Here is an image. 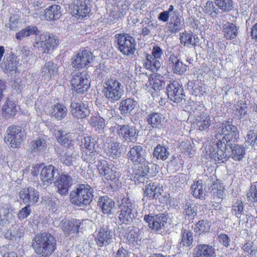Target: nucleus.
<instances>
[{
  "label": "nucleus",
  "instance_id": "f257e3e1",
  "mask_svg": "<svg viewBox=\"0 0 257 257\" xmlns=\"http://www.w3.org/2000/svg\"><path fill=\"white\" fill-rule=\"evenodd\" d=\"M32 246L38 255L48 257L56 249V240L49 233L38 234L33 238Z\"/></svg>",
  "mask_w": 257,
  "mask_h": 257
},
{
  "label": "nucleus",
  "instance_id": "f03ea898",
  "mask_svg": "<svg viewBox=\"0 0 257 257\" xmlns=\"http://www.w3.org/2000/svg\"><path fill=\"white\" fill-rule=\"evenodd\" d=\"M93 189L88 184H80L70 193L71 202L76 206L84 207L88 205L93 197Z\"/></svg>",
  "mask_w": 257,
  "mask_h": 257
},
{
  "label": "nucleus",
  "instance_id": "7ed1b4c3",
  "mask_svg": "<svg viewBox=\"0 0 257 257\" xmlns=\"http://www.w3.org/2000/svg\"><path fill=\"white\" fill-rule=\"evenodd\" d=\"M102 93L111 102L119 100L124 93L122 84L114 77L106 78L103 84Z\"/></svg>",
  "mask_w": 257,
  "mask_h": 257
},
{
  "label": "nucleus",
  "instance_id": "20e7f679",
  "mask_svg": "<svg viewBox=\"0 0 257 257\" xmlns=\"http://www.w3.org/2000/svg\"><path fill=\"white\" fill-rule=\"evenodd\" d=\"M83 149L82 158L89 164H93L98 152L99 146L95 138L90 136L84 137L81 140Z\"/></svg>",
  "mask_w": 257,
  "mask_h": 257
},
{
  "label": "nucleus",
  "instance_id": "39448f33",
  "mask_svg": "<svg viewBox=\"0 0 257 257\" xmlns=\"http://www.w3.org/2000/svg\"><path fill=\"white\" fill-rule=\"evenodd\" d=\"M115 42L118 50L126 56H133L136 50L135 39L126 33L117 34L115 35Z\"/></svg>",
  "mask_w": 257,
  "mask_h": 257
},
{
  "label": "nucleus",
  "instance_id": "423d86ee",
  "mask_svg": "<svg viewBox=\"0 0 257 257\" xmlns=\"http://www.w3.org/2000/svg\"><path fill=\"white\" fill-rule=\"evenodd\" d=\"M227 145L229 146L230 144L219 140H214L210 144L208 149L210 157L218 163L226 161L230 156L229 152L227 151Z\"/></svg>",
  "mask_w": 257,
  "mask_h": 257
},
{
  "label": "nucleus",
  "instance_id": "0eeeda50",
  "mask_svg": "<svg viewBox=\"0 0 257 257\" xmlns=\"http://www.w3.org/2000/svg\"><path fill=\"white\" fill-rule=\"evenodd\" d=\"M135 205L130 199L123 197L119 205L118 218L121 223L130 224L134 218L133 210Z\"/></svg>",
  "mask_w": 257,
  "mask_h": 257
},
{
  "label": "nucleus",
  "instance_id": "6e6552de",
  "mask_svg": "<svg viewBox=\"0 0 257 257\" xmlns=\"http://www.w3.org/2000/svg\"><path fill=\"white\" fill-rule=\"evenodd\" d=\"M24 137V132L18 126H9L6 132L5 141L12 148H18L20 146Z\"/></svg>",
  "mask_w": 257,
  "mask_h": 257
},
{
  "label": "nucleus",
  "instance_id": "1a4fd4ad",
  "mask_svg": "<svg viewBox=\"0 0 257 257\" xmlns=\"http://www.w3.org/2000/svg\"><path fill=\"white\" fill-rule=\"evenodd\" d=\"M168 98L174 102L179 103L185 101L186 96L182 86L178 82L174 81L168 84L166 87Z\"/></svg>",
  "mask_w": 257,
  "mask_h": 257
},
{
  "label": "nucleus",
  "instance_id": "9d476101",
  "mask_svg": "<svg viewBox=\"0 0 257 257\" xmlns=\"http://www.w3.org/2000/svg\"><path fill=\"white\" fill-rule=\"evenodd\" d=\"M94 56L88 50H83L74 55L71 58L73 67L81 69L87 67L93 61Z\"/></svg>",
  "mask_w": 257,
  "mask_h": 257
},
{
  "label": "nucleus",
  "instance_id": "9b49d317",
  "mask_svg": "<svg viewBox=\"0 0 257 257\" xmlns=\"http://www.w3.org/2000/svg\"><path fill=\"white\" fill-rule=\"evenodd\" d=\"M167 217L163 213L155 215H146L144 216V220L148 223L152 230L162 232L164 231L165 225L167 224Z\"/></svg>",
  "mask_w": 257,
  "mask_h": 257
},
{
  "label": "nucleus",
  "instance_id": "f8f14e48",
  "mask_svg": "<svg viewBox=\"0 0 257 257\" xmlns=\"http://www.w3.org/2000/svg\"><path fill=\"white\" fill-rule=\"evenodd\" d=\"M59 44L58 39L54 36L49 33L41 35L40 41L37 42L38 47L44 53H49L51 51L56 48Z\"/></svg>",
  "mask_w": 257,
  "mask_h": 257
},
{
  "label": "nucleus",
  "instance_id": "ddd939ff",
  "mask_svg": "<svg viewBox=\"0 0 257 257\" xmlns=\"http://www.w3.org/2000/svg\"><path fill=\"white\" fill-rule=\"evenodd\" d=\"M89 5L86 0H74L71 8L73 15L79 19L89 16L91 12Z\"/></svg>",
  "mask_w": 257,
  "mask_h": 257
},
{
  "label": "nucleus",
  "instance_id": "4468645a",
  "mask_svg": "<svg viewBox=\"0 0 257 257\" xmlns=\"http://www.w3.org/2000/svg\"><path fill=\"white\" fill-rule=\"evenodd\" d=\"M71 84L77 93H84L89 87V80L83 72H78L72 76Z\"/></svg>",
  "mask_w": 257,
  "mask_h": 257
},
{
  "label": "nucleus",
  "instance_id": "2eb2a0df",
  "mask_svg": "<svg viewBox=\"0 0 257 257\" xmlns=\"http://www.w3.org/2000/svg\"><path fill=\"white\" fill-rule=\"evenodd\" d=\"M117 133L118 136L128 142H135L137 140V130L135 126L130 124L117 125Z\"/></svg>",
  "mask_w": 257,
  "mask_h": 257
},
{
  "label": "nucleus",
  "instance_id": "dca6fc26",
  "mask_svg": "<svg viewBox=\"0 0 257 257\" xmlns=\"http://www.w3.org/2000/svg\"><path fill=\"white\" fill-rule=\"evenodd\" d=\"M127 157L134 164H143L144 163H148L146 161V151L141 146H134L131 148L127 153Z\"/></svg>",
  "mask_w": 257,
  "mask_h": 257
},
{
  "label": "nucleus",
  "instance_id": "f3484780",
  "mask_svg": "<svg viewBox=\"0 0 257 257\" xmlns=\"http://www.w3.org/2000/svg\"><path fill=\"white\" fill-rule=\"evenodd\" d=\"M19 197L25 204L33 205L38 202L39 192L33 187H26L20 191Z\"/></svg>",
  "mask_w": 257,
  "mask_h": 257
},
{
  "label": "nucleus",
  "instance_id": "a211bd4d",
  "mask_svg": "<svg viewBox=\"0 0 257 257\" xmlns=\"http://www.w3.org/2000/svg\"><path fill=\"white\" fill-rule=\"evenodd\" d=\"M221 132L224 135L221 141H225L226 144H229L231 141L235 139L239 134L237 127L229 121H226L222 123Z\"/></svg>",
  "mask_w": 257,
  "mask_h": 257
},
{
  "label": "nucleus",
  "instance_id": "6ab92c4d",
  "mask_svg": "<svg viewBox=\"0 0 257 257\" xmlns=\"http://www.w3.org/2000/svg\"><path fill=\"white\" fill-rule=\"evenodd\" d=\"M59 176L58 170L55 169L53 165H49L44 167L40 173V177L42 183L44 187L48 186L52 184L54 178Z\"/></svg>",
  "mask_w": 257,
  "mask_h": 257
},
{
  "label": "nucleus",
  "instance_id": "aec40b11",
  "mask_svg": "<svg viewBox=\"0 0 257 257\" xmlns=\"http://www.w3.org/2000/svg\"><path fill=\"white\" fill-rule=\"evenodd\" d=\"M149 163L138 165L137 168L133 170L132 176L136 184L147 183L149 180Z\"/></svg>",
  "mask_w": 257,
  "mask_h": 257
},
{
  "label": "nucleus",
  "instance_id": "412c9836",
  "mask_svg": "<svg viewBox=\"0 0 257 257\" xmlns=\"http://www.w3.org/2000/svg\"><path fill=\"white\" fill-rule=\"evenodd\" d=\"M168 64L172 72L179 75H182L188 69V66L175 55H170L168 60Z\"/></svg>",
  "mask_w": 257,
  "mask_h": 257
},
{
  "label": "nucleus",
  "instance_id": "4be33fe9",
  "mask_svg": "<svg viewBox=\"0 0 257 257\" xmlns=\"http://www.w3.org/2000/svg\"><path fill=\"white\" fill-rule=\"evenodd\" d=\"M112 232L108 226H103L98 231L95 237V242L98 246L101 247L109 244L112 239Z\"/></svg>",
  "mask_w": 257,
  "mask_h": 257
},
{
  "label": "nucleus",
  "instance_id": "5701e85b",
  "mask_svg": "<svg viewBox=\"0 0 257 257\" xmlns=\"http://www.w3.org/2000/svg\"><path fill=\"white\" fill-rule=\"evenodd\" d=\"M71 112L78 118H84L90 114V110L87 105L83 102H72L71 104Z\"/></svg>",
  "mask_w": 257,
  "mask_h": 257
},
{
  "label": "nucleus",
  "instance_id": "b1692460",
  "mask_svg": "<svg viewBox=\"0 0 257 257\" xmlns=\"http://www.w3.org/2000/svg\"><path fill=\"white\" fill-rule=\"evenodd\" d=\"M56 138L59 143L67 148V150L74 149L75 142L73 134L69 133L63 130H59L56 134Z\"/></svg>",
  "mask_w": 257,
  "mask_h": 257
},
{
  "label": "nucleus",
  "instance_id": "393cba45",
  "mask_svg": "<svg viewBox=\"0 0 257 257\" xmlns=\"http://www.w3.org/2000/svg\"><path fill=\"white\" fill-rule=\"evenodd\" d=\"M163 192V187L157 182H150L145 186L144 197L150 199L157 198Z\"/></svg>",
  "mask_w": 257,
  "mask_h": 257
},
{
  "label": "nucleus",
  "instance_id": "a878e982",
  "mask_svg": "<svg viewBox=\"0 0 257 257\" xmlns=\"http://www.w3.org/2000/svg\"><path fill=\"white\" fill-rule=\"evenodd\" d=\"M195 116L194 124L196 128L200 131H207L211 124V120L209 115L204 112L196 113Z\"/></svg>",
  "mask_w": 257,
  "mask_h": 257
},
{
  "label": "nucleus",
  "instance_id": "bb28decb",
  "mask_svg": "<svg viewBox=\"0 0 257 257\" xmlns=\"http://www.w3.org/2000/svg\"><path fill=\"white\" fill-rule=\"evenodd\" d=\"M194 257H215V249L211 245L201 244L196 246L193 251Z\"/></svg>",
  "mask_w": 257,
  "mask_h": 257
},
{
  "label": "nucleus",
  "instance_id": "cd10ccee",
  "mask_svg": "<svg viewBox=\"0 0 257 257\" xmlns=\"http://www.w3.org/2000/svg\"><path fill=\"white\" fill-rule=\"evenodd\" d=\"M58 66L52 61L46 62L41 69L40 74L43 79L50 80L58 73Z\"/></svg>",
  "mask_w": 257,
  "mask_h": 257
},
{
  "label": "nucleus",
  "instance_id": "c85d7f7f",
  "mask_svg": "<svg viewBox=\"0 0 257 257\" xmlns=\"http://www.w3.org/2000/svg\"><path fill=\"white\" fill-rule=\"evenodd\" d=\"M80 225V220L74 219L71 220L64 219L60 223V227L64 233L67 235L71 232H78Z\"/></svg>",
  "mask_w": 257,
  "mask_h": 257
},
{
  "label": "nucleus",
  "instance_id": "c756f323",
  "mask_svg": "<svg viewBox=\"0 0 257 257\" xmlns=\"http://www.w3.org/2000/svg\"><path fill=\"white\" fill-rule=\"evenodd\" d=\"M71 177L66 174H62L60 179L55 183L58 192L61 195H65L68 193L69 188L71 185Z\"/></svg>",
  "mask_w": 257,
  "mask_h": 257
},
{
  "label": "nucleus",
  "instance_id": "7c9ffc66",
  "mask_svg": "<svg viewBox=\"0 0 257 257\" xmlns=\"http://www.w3.org/2000/svg\"><path fill=\"white\" fill-rule=\"evenodd\" d=\"M174 16L170 18V22L167 24V28L172 33H176L180 31L183 26L181 17L178 13L174 12Z\"/></svg>",
  "mask_w": 257,
  "mask_h": 257
},
{
  "label": "nucleus",
  "instance_id": "2f4dec72",
  "mask_svg": "<svg viewBox=\"0 0 257 257\" xmlns=\"http://www.w3.org/2000/svg\"><path fill=\"white\" fill-rule=\"evenodd\" d=\"M98 206L101 209L104 214L112 213L114 207V202L107 196H102L99 198L97 202Z\"/></svg>",
  "mask_w": 257,
  "mask_h": 257
},
{
  "label": "nucleus",
  "instance_id": "473e14b6",
  "mask_svg": "<svg viewBox=\"0 0 257 257\" xmlns=\"http://www.w3.org/2000/svg\"><path fill=\"white\" fill-rule=\"evenodd\" d=\"M10 207L7 204H3L0 206V225H4L12 222L14 217L11 212Z\"/></svg>",
  "mask_w": 257,
  "mask_h": 257
},
{
  "label": "nucleus",
  "instance_id": "72a5a7b5",
  "mask_svg": "<svg viewBox=\"0 0 257 257\" xmlns=\"http://www.w3.org/2000/svg\"><path fill=\"white\" fill-rule=\"evenodd\" d=\"M180 41L184 46H196L199 43V39L198 36L191 32H184L180 34Z\"/></svg>",
  "mask_w": 257,
  "mask_h": 257
},
{
  "label": "nucleus",
  "instance_id": "f704fd0d",
  "mask_svg": "<svg viewBox=\"0 0 257 257\" xmlns=\"http://www.w3.org/2000/svg\"><path fill=\"white\" fill-rule=\"evenodd\" d=\"M164 119L163 115L158 112L151 113L147 117L148 124L155 128H160L163 126Z\"/></svg>",
  "mask_w": 257,
  "mask_h": 257
},
{
  "label": "nucleus",
  "instance_id": "c9c22d12",
  "mask_svg": "<svg viewBox=\"0 0 257 257\" xmlns=\"http://www.w3.org/2000/svg\"><path fill=\"white\" fill-rule=\"evenodd\" d=\"M222 30L224 37L227 40L235 39L238 34V28L232 23L227 22L223 24Z\"/></svg>",
  "mask_w": 257,
  "mask_h": 257
},
{
  "label": "nucleus",
  "instance_id": "e433bc0d",
  "mask_svg": "<svg viewBox=\"0 0 257 257\" xmlns=\"http://www.w3.org/2000/svg\"><path fill=\"white\" fill-rule=\"evenodd\" d=\"M137 102L133 99L127 98L122 100L119 105V110L122 114L127 115L134 110Z\"/></svg>",
  "mask_w": 257,
  "mask_h": 257
},
{
  "label": "nucleus",
  "instance_id": "4c0bfd02",
  "mask_svg": "<svg viewBox=\"0 0 257 257\" xmlns=\"http://www.w3.org/2000/svg\"><path fill=\"white\" fill-rule=\"evenodd\" d=\"M99 173L107 180L114 181L117 178V173L112 169L111 165L102 164L98 168Z\"/></svg>",
  "mask_w": 257,
  "mask_h": 257
},
{
  "label": "nucleus",
  "instance_id": "58836bf2",
  "mask_svg": "<svg viewBox=\"0 0 257 257\" xmlns=\"http://www.w3.org/2000/svg\"><path fill=\"white\" fill-rule=\"evenodd\" d=\"M16 106L15 102L10 100L6 101L2 107V113L3 116L6 119L14 116L17 111Z\"/></svg>",
  "mask_w": 257,
  "mask_h": 257
},
{
  "label": "nucleus",
  "instance_id": "ea45409f",
  "mask_svg": "<svg viewBox=\"0 0 257 257\" xmlns=\"http://www.w3.org/2000/svg\"><path fill=\"white\" fill-rule=\"evenodd\" d=\"M162 78L163 77L159 75H155L151 79H150V85L151 87L148 90V91L153 96H155L157 94V92L161 90L164 83Z\"/></svg>",
  "mask_w": 257,
  "mask_h": 257
},
{
  "label": "nucleus",
  "instance_id": "a19ab883",
  "mask_svg": "<svg viewBox=\"0 0 257 257\" xmlns=\"http://www.w3.org/2000/svg\"><path fill=\"white\" fill-rule=\"evenodd\" d=\"M40 33L37 27L34 25H31L23 29L16 34V38L19 40H22L24 38L31 35H37Z\"/></svg>",
  "mask_w": 257,
  "mask_h": 257
},
{
  "label": "nucleus",
  "instance_id": "79ce46f5",
  "mask_svg": "<svg viewBox=\"0 0 257 257\" xmlns=\"http://www.w3.org/2000/svg\"><path fill=\"white\" fill-rule=\"evenodd\" d=\"M78 159L79 155L77 152L72 151V149H68L64 155L61 157V161L63 164L70 166L76 163L77 160Z\"/></svg>",
  "mask_w": 257,
  "mask_h": 257
},
{
  "label": "nucleus",
  "instance_id": "37998d69",
  "mask_svg": "<svg viewBox=\"0 0 257 257\" xmlns=\"http://www.w3.org/2000/svg\"><path fill=\"white\" fill-rule=\"evenodd\" d=\"M191 193L195 198L202 199L205 195V189L201 180L194 182L191 187Z\"/></svg>",
  "mask_w": 257,
  "mask_h": 257
},
{
  "label": "nucleus",
  "instance_id": "c03bdc74",
  "mask_svg": "<svg viewBox=\"0 0 257 257\" xmlns=\"http://www.w3.org/2000/svg\"><path fill=\"white\" fill-rule=\"evenodd\" d=\"M61 7L57 5H53L45 11V16L47 19L54 20L59 19L61 16Z\"/></svg>",
  "mask_w": 257,
  "mask_h": 257
},
{
  "label": "nucleus",
  "instance_id": "a18cd8bd",
  "mask_svg": "<svg viewBox=\"0 0 257 257\" xmlns=\"http://www.w3.org/2000/svg\"><path fill=\"white\" fill-rule=\"evenodd\" d=\"M202 85L201 81L198 80L189 81L187 83L188 89L191 90L192 94L196 96L202 95L205 92L203 90Z\"/></svg>",
  "mask_w": 257,
  "mask_h": 257
},
{
  "label": "nucleus",
  "instance_id": "49530a36",
  "mask_svg": "<svg viewBox=\"0 0 257 257\" xmlns=\"http://www.w3.org/2000/svg\"><path fill=\"white\" fill-rule=\"evenodd\" d=\"M106 154L113 158H118L120 155L119 143L117 142H111L108 144L107 147L105 148Z\"/></svg>",
  "mask_w": 257,
  "mask_h": 257
},
{
  "label": "nucleus",
  "instance_id": "de8ad7c7",
  "mask_svg": "<svg viewBox=\"0 0 257 257\" xmlns=\"http://www.w3.org/2000/svg\"><path fill=\"white\" fill-rule=\"evenodd\" d=\"M67 113V108L63 104L60 103L55 105L52 111V115L58 120L62 119L66 116Z\"/></svg>",
  "mask_w": 257,
  "mask_h": 257
},
{
  "label": "nucleus",
  "instance_id": "09e8293b",
  "mask_svg": "<svg viewBox=\"0 0 257 257\" xmlns=\"http://www.w3.org/2000/svg\"><path fill=\"white\" fill-rule=\"evenodd\" d=\"M31 148L33 152H43L47 148L46 141L41 137L31 143Z\"/></svg>",
  "mask_w": 257,
  "mask_h": 257
},
{
  "label": "nucleus",
  "instance_id": "8fccbe9b",
  "mask_svg": "<svg viewBox=\"0 0 257 257\" xmlns=\"http://www.w3.org/2000/svg\"><path fill=\"white\" fill-rule=\"evenodd\" d=\"M170 153L168 151V148L166 147L158 145L155 148L153 156L157 159H161L162 160H166L169 156Z\"/></svg>",
  "mask_w": 257,
  "mask_h": 257
},
{
  "label": "nucleus",
  "instance_id": "3c124183",
  "mask_svg": "<svg viewBox=\"0 0 257 257\" xmlns=\"http://www.w3.org/2000/svg\"><path fill=\"white\" fill-rule=\"evenodd\" d=\"M161 67V63L159 60L152 56L147 55L145 62V67L153 72L157 71Z\"/></svg>",
  "mask_w": 257,
  "mask_h": 257
},
{
  "label": "nucleus",
  "instance_id": "603ef678",
  "mask_svg": "<svg viewBox=\"0 0 257 257\" xmlns=\"http://www.w3.org/2000/svg\"><path fill=\"white\" fill-rule=\"evenodd\" d=\"M215 5L218 9L223 12H229L234 9L232 0H214Z\"/></svg>",
  "mask_w": 257,
  "mask_h": 257
},
{
  "label": "nucleus",
  "instance_id": "864d4df0",
  "mask_svg": "<svg viewBox=\"0 0 257 257\" xmlns=\"http://www.w3.org/2000/svg\"><path fill=\"white\" fill-rule=\"evenodd\" d=\"M210 224L207 220H201L199 221L194 227V232L198 235L203 233L207 232L210 230Z\"/></svg>",
  "mask_w": 257,
  "mask_h": 257
},
{
  "label": "nucleus",
  "instance_id": "5fc2aeb1",
  "mask_svg": "<svg viewBox=\"0 0 257 257\" xmlns=\"http://www.w3.org/2000/svg\"><path fill=\"white\" fill-rule=\"evenodd\" d=\"M224 189V186L218 180L212 186V192L214 197L219 199H223L225 197Z\"/></svg>",
  "mask_w": 257,
  "mask_h": 257
},
{
  "label": "nucleus",
  "instance_id": "6e6d98bb",
  "mask_svg": "<svg viewBox=\"0 0 257 257\" xmlns=\"http://www.w3.org/2000/svg\"><path fill=\"white\" fill-rule=\"evenodd\" d=\"M232 213L238 218L240 219L244 214L243 204L240 200H237L232 207Z\"/></svg>",
  "mask_w": 257,
  "mask_h": 257
},
{
  "label": "nucleus",
  "instance_id": "4d7b16f0",
  "mask_svg": "<svg viewBox=\"0 0 257 257\" xmlns=\"http://www.w3.org/2000/svg\"><path fill=\"white\" fill-rule=\"evenodd\" d=\"M203 12L209 15L211 17H216L218 13V9L217 8L211 1H208L203 8Z\"/></svg>",
  "mask_w": 257,
  "mask_h": 257
},
{
  "label": "nucleus",
  "instance_id": "13d9d810",
  "mask_svg": "<svg viewBox=\"0 0 257 257\" xmlns=\"http://www.w3.org/2000/svg\"><path fill=\"white\" fill-rule=\"evenodd\" d=\"M139 232L140 229L137 227L129 228L125 233V237L128 241L133 243L138 239Z\"/></svg>",
  "mask_w": 257,
  "mask_h": 257
},
{
  "label": "nucleus",
  "instance_id": "bf43d9fd",
  "mask_svg": "<svg viewBox=\"0 0 257 257\" xmlns=\"http://www.w3.org/2000/svg\"><path fill=\"white\" fill-rule=\"evenodd\" d=\"M193 241L192 233L187 230L182 231V239L180 245L183 246H189Z\"/></svg>",
  "mask_w": 257,
  "mask_h": 257
},
{
  "label": "nucleus",
  "instance_id": "052dcab7",
  "mask_svg": "<svg viewBox=\"0 0 257 257\" xmlns=\"http://www.w3.org/2000/svg\"><path fill=\"white\" fill-rule=\"evenodd\" d=\"M231 157L234 160H241L245 154L244 149L238 145L235 146L232 149Z\"/></svg>",
  "mask_w": 257,
  "mask_h": 257
},
{
  "label": "nucleus",
  "instance_id": "680f3d73",
  "mask_svg": "<svg viewBox=\"0 0 257 257\" xmlns=\"http://www.w3.org/2000/svg\"><path fill=\"white\" fill-rule=\"evenodd\" d=\"M17 63L16 60H15L13 58H11L10 60H5L3 65L2 68L4 69H6L7 71H15L17 68Z\"/></svg>",
  "mask_w": 257,
  "mask_h": 257
},
{
  "label": "nucleus",
  "instance_id": "e2e57ef3",
  "mask_svg": "<svg viewBox=\"0 0 257 257\" xmlns=\"http://www.w3.org/2000/svg\"><path fill=\"white\" fill-rule=\"evenodd\" d=\"M89 122L96 130L98 129L100 130L102 128L103 125L104 123V119L99 116H93L90 117Z\"/></svg>",
  "mask_w": 257,
  "mask_h": 257
},
{
  "label": "nucleus",
  "instance_id": "0e129e2a",
  "mask_svg": "<svg viewBox=\"0 0 257 257\" xmlns=\"http://www.w3.org/2000/svg\"><path fill=\"white\" fill-rule=\"evenodd\" d=\"M197 207L195 205H191L189 203L185 204L184 213L188 217L193 218L196 215Z\"/></svg>",
  "mask_w": 257,
  "mask_h": 257
},
{
  "label": "nucleus",
  "instance_id": "69168bd1",
  "mask_svg": "<svg viewBox=\"0 0 257 257\" xmlns=\"http://www.w3.org/2000/svg\"><path fill=\"white\" fill-rule=\"evenodd\" d=\"M245 143L250 146L257 143V135L253 130H249L245 137Z\"/></svg>",
  "mask_w": 257,
  "mask_h": 257
},
{
  "label": "nucleus",
  "instance_id": "338daca9",
  "mask_svg": "<svg viewBox=\"0 0 257 257\" xmlns=\"http://www.w3.org/2000/svg\"><path fill=\"white\" fill-rule=\"evenodd\" d=\"M20 24L19 16L13 15L10 17L9 23L6 26L9 27L12 30H16Z\"/></svg>",
  "mask_w": 257,
  "mask_h": 257
},
{
  "label": "nucleus",
  "instance_id": "774afa93",
  "mask_svg": "<svg viewBox=\"0 0 257 257\" xmlns=\"http://www.w3.org/2000/svg\"><path fill=\"white\" fill-rule=\"evenodd\" d=\"M247 197L251 201H257V187L255 185H251L249 191L247 193Z\"/></svg>",
  "mask_w": 257,
  "mask_h": 257
}]
</instances>
